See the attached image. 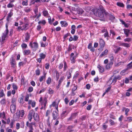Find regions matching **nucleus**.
<instances>
[{
    "label": "nucleus",
    "mask_w": 132,
    "mask_h": 132,
    "mask_svg": "<svg viewBox=\"0 0 132 132\" xmlns=\"http://www.w3.org/2000/svg\"><path fill=\"white\" fill-rule=\"evenodd\" d=\"M13 88L14 90H17L18 89L17 86L14 84H13Z\"/></svg>",
    "instance_id": "49"
},
{
    "label": "nucleus",
    "mask_w": 132,
    "mask_h": 132,
    "mask_svg": "<svg viewBox=\"0 0 132 132\" xmlns=\"http://www.w3.org/2000/svg\"><path fill=\"white\" fill-rule=\"evenodd\" d=\"M121 77L119 75L115 76L114 79L112 80L111 84H113V85H114V83L116 82L117 80H119L121 79Z\"/></svg>",
    "instance_id": "6"
},
{
    "label": "nucleus",
    "mask_w": 132,
    "mask_h": 132,
    "mask_svg": "<svg viewBox=\"0 0 132 132\" xmlns=\"http://www.w3.org/2000/svg\"><path fill=\"white\" fill-rule=\"evenodd\" d=\"M10 63L12 67L14 68L16 67V63L15 60L13 59V57L11 58Z\"/></svg>",
    "instance_id": "7"
},
{
    "label": "nucleus",
    "mask_w": 132,
    "mask_h": 132,
    "mask_svg": "<svg viewBox=\"0 0 132 132\" xmlns=\"http://www.w3.org/2000/svg\"><path fill=\"white\" fill-rule=\"evenodd\" d=\"M46 76L45 75H44L42 76L41 77L39 78V81L40 82H42V81L43 79H45V78Z\"/></svg>",
    "instance_id": "41"
},
{
    "label": "nucleus",
    "mask_w": 132,
    "mask_h": 132,
    "mask_svg": "<svg viewBox=\"0 0 132 132\" xmlns=\"http://www.w3.org/2000/svg\"><path fill=\"white\" fill-rule=\"evenodd\" d=\"M16 99L14 97L12 98L11 99V102L13 104H15L16 103Z\"/></svg>",
    "instance_id": "33"
},
{
    "label": "nucleus",
    "mask_w": 132,
    "mask_h": 132,
    "mask_svg": "<svg viewBox=\"0 0 132 132\" xmlns=\"http://www.w3.org/2000/svg\"><path fill=\"white\" fill-rule=\"evenodd\" d=\"M102 31L103 32H105L104 34V36L105 37H109L108 33L106 29H104V31H103V30Z\"/></svg>",
    "instance_id": "27"
},
{
    "label": "nucleus",
    "mask_w": 132,
    "mask_h": 132,
    "mask_svg": "<svg viewBox=\"0 0 132 132\" xmlns=\"http://www.w3.org/2000/svg\"><path fill=\"white\" fill-rule=\"evenodd\" d=\"M51 78L50 77H48L46 81V83L47 84L49 85L51 82Z\"/></svg>",
    "instance_id": "37"
},
{
    "label": "nucleus",
    "mask_w": 132,
    "mask_h": 132,
    "mask_svg": "<svg viewBox=\"0 0 132 132\" xmlns=\"http://www.w3.org/2000/svg\"><path fill=\"white\" fill-rule=\"evenodd\" d=\"M58 111H54L52 113V116L53 119L55 120L57 118V117L58 116Z\"/></svg>",
    "instance_id": "8"
},
{
    "label": "nucleus",
    "mask_w": 132,
    "mask_h": 132,
    "mask_svg": "<svg viewBox=\"0 0 132 132\" xmlns=\"http://www.w3.org/2000/svg\"><path fill=\"white\" fill-rule=\"evenodd\" d=\"M117 5L118 6L121 7H123L124 6V5L123 4V3L120 2H117Z\"/></svg>",
    "instance_id": "38"
},
{
    "label": "nucleus",
    "mask_w": 132,
    "mask_h": 132,
    "mask_svg": "<svg viewBox=\"0 0 132 132\" xmlns=\"http://www.w3.org/2000/svg\"><path fill=\"white\" fill-rule=\"evenodd\" d=\"M124 34L126 35V37H128V36L129 33V30L126 29H123Z\"/></svg>",
    "instance_id": "23"
},
{
    "label": "nucleus",
    "mask_w": 132,
    "mask_h": 132,
    "mask_svg": "<svg viewBox=\"0 0 132 132\" xmlns=\"http://www.w3.org/2000/svg\"><path fill=\"white\" fill-rule=\"evenodd\" d=\"M47 102V100L46 98V97L44 98L41 103L42 107L40 108L41 109H44V110H45Z\"/></svg>",
    "instance_id": "5"
},
{
    "label": "nucleus",
    "mask_w": 132,
    "mask_h": 132,
    "mask_svg": "<svg viewBox=\"0 0 132 132\" xmlns=\"http://www.w3.org/2000/svg\"><path fill=\"white\" fill-rule=\"evenodd\" d=\"M29 46L33 51H36L38 48V44L37 42H30L29 43Z\"/></svg>",
    "instance_id": "3"
},
{
    "label": "nucleus",
    "mask_w": 132,
    "mask_h": 132,
    "mask_svg": "<svg viewBox=\"0 0 132 132\" xmlns=\"http://www.w3.org/2000/svg\"><path fill=\"white\" fill-rule=\"evenodd\" d=\"M127 70V69H125L122 70L120 72V74L122 75H125L126 71Z\"/></svg>",
    "instance_id": "36"
},
{
    "label": "nucleus",
    "mask_w": 132,
    "mask_h": 132,
    "mask_svg": "<svg viewBox=\"0 0 132 132\" xmlns=\"http://www.w3.org/2000/svg\"><path fill=\"white\" fill-rule=\"evenodd\" d=\"M34 115L33 116V117L35 120H36L39 119V116L38 114L36 113H34Z\"/></svg>",
    "instance_id": "24"
},
{
    "label": "nucleus",
    "mask_w": 132,
    "mask_h": 132,
    "mask_svg": "<svg viewBox=\"0 0 132 132\" xmlns=\"http://www.w3.org/2000/svg\"><path fill=\"white\" fill-rule=\"evenodd\" d=\"M28 24H26L25 25L22 26H19L17 28V30L20 31V30H26L28 28Z\"/></svg>",
    "instance_id": "4"
},
{
    "label": "nucleus",
    "mask_w": 132,
    "mask_h": 132,
    "mask_svg": "<svg viewBox=\"0 0 132 132\" xmlns=\"http://www.w3.org/2000/svg\"><path fill=\"white\" fill-rule=\"evenodd\" d=\"M78 38L77 36L75 35L73 36V40L74 41H76L78 39Z\"/></svg>",
    "instance_id": "58"
},
{
    "label": "nucleus",
    "mask_w": 132,
    "mask_h": 132,
    "mask_svg": "<svg viewBox=\"0 0 132 132\" xmlns=\"http://www.w3.org/2000/svg\"><path fill=\"white\" fill-rule=\"evenodd\" d=\"M129 111V110L128 108H126L125 110V114L127 116H128V113Z\"/></svg>",
    "instance_id": "60"
},
{
    "label": "nucleus",
    "mask_w": 132,
    "mask_h": 132,
    "mask_svg": "<svg viewBox=\"0 0 132 132\" xmlns=\"http://www.w3.org/2000/svg\"><path fill=\"white\" fill-rule=\"evenodd\" d=\"M108 50L106 49L99 56L100 57H102L107 55L108 54Z\"/></svg>",
    "instance_id": "10"
},
{
    "label": "nucleus",
    "mask_w": 132,
    "mask_h": 132,
    "mask_svg": "<svg viewBox=\"0 0 132 132\" xmlns=\"http://www.w3.org/2000/svg\"><path fill=\"white\" fill-rule=\"evenodd\" d=\"M24 21L25 23L27 24L28 22V20L27 18L26 17H25L24 19Z\"/></svg>",
    "instance_id": "54"
},
{
    "label": "nucleus",
    "mask_w": 132,
    "mask_h": 132,
    "mask_svg": "<svg viewBox=\"0 0 132 132\" xmlns=\"http://www.w3.org/2000/svg\"><path fill=\"white\" fill-rule=\"evenodd\" d=\"M63 63L64 64L63 71H65L67 70V63L66 62L64 61Z\"/></svg>",
    "instance_id": "29"
},
{
    "label": "nucleus",
    "mask_w": 132,
    "mask_h": 132,
    "mask_svg": "<svg viewBox=\"0 0 132 132\" xmlns=\"http://www.w3.org/2000/svg\"><path fill=\"white\" fill-rule=\"evenodd\" d=\"M39 56L41 58L43 59L45 58L46 56V55L45 54L43 53H42L40 54L39 55Z\"/></svg>",
    "instance_id": "39"
},
{
    "label": "nucleus",
    "mask_w": 132,
    "mask_h": 132,
    "mask_svg": "<svg viewBox=\"0 0 132 132\" xmlns=\"http://www.w3.org/2000/svg\"><path fill=\"white\" fill-rule=\"evenodd\" d=\"M25 36V41L26 42H27L29 39L30 36L29 34L28 33H26Z\"/></svg>",
    "instance_id": "20"
},
{
    "label": "nucleus",
    "mask_w": 132,
    "mask_h": 132,
    "mask_svg": "<svg viewBox=\"0 0 132 132\" xmlns=\"http://www.w3.org/2000/svg\"><path fill=\"white\" fill-rule=\"evenodd\" d=\"M64 78L63 76L60 77L59 81V84H60L63 81Z\"/></svg>",
    "instance_id": "42"
},
{
    "label": "nucleus",
    "mask_w": 132,
    "mask_h": 132,
    "mask_svg": "<svg viewBox=\"0 0 132 132\" xmlns=\"http://www.w3.org/2000/svg\"><path fill=\"white\" fill-rule=\"evenodd\" d=\"M10 109L12 113H14L16 110L15 104H12L10 106Z\"/></svg>",
    "instance_id": "11"
},
{
    "label": "nucleus",
    "mask_w": 132,
    "mask_h": 132,
    "mask_svg": "<svg viewBox=\"0 0 132 132\" xmlns=\"http://www.w3.org/2000/svg\"><path fill=\"white\" fill-rule=\"evenodd\" d=\"M33 112H34L32 110L30 111L29 112L28 116V118L30 121H31V119H32V116L33 114Z\"/></svg>",
    "instance_id": "14"
},
{
    "label": "nucleus",
    "mask_w": 132,
    "mask_h": 132,
    "mask_svg": "<svg viewBox=\"0 0 132 132\" xmlns=\"http://www.w3.org/2000/svg\"><path fill=\"white\" fill-rule=\"evenodd\" d=\"M63 64L62 63H61L59 64V68L60 69H61L63 67Z\"/></svg>",
    "instance_id": "59"
},
{
    "label": "nucleus",
    "mask_w": 132,
    "mask_h": 132,
    "mask_svg": "<svg viewBox=\"0 0 132 132\" xmlns=\"http://www.w3.org/2000/svg\"><path fill=\"white\" fill-rule=\"evenodd\" d=\"M51 106L55 107L56 109L58 111V104H56V103L55 101L52 104L50 105V107Z\"/></svg>",
    "instance_id": "18"
},
{
    "label": "nucleus",
    "mask_w": 132,
    "mask_h": 132,
    "mask_svg": "<svg viewBox=\"0 0 132 132\" xmlns=\"http://www.w3.org/2000/svg\"><path fill=\"white\" fill-rule=\"evenodd\" d=\"M109 18L112 21H113L115 18L114 16L112 15H110Z\"/></svg>",
    "instance_id": "44"
},
{
    "label": "nucleus",
    "mask_w": 132,
    "mask_h": 132,
    "mask_svg": "<svg viewBox=\"0 0 132 132\" xmlns=\"http://www.w3.org/2000/svg\"><path fill=\"white\" fill-rule=\"evenodd\" d=\"M99 44L101 47H103L105 45V42L104 40L102 39H100L99 41Z\"/></svg>",
    "instance_id": "15"
},
{
    "label": "nucleus",
    "mask_w": 132,
    "mask_h": 132,
    "mask_svg": "<svg viewBox=\"0 0 132 132\" xmlns=\"http://www.w3.org/2000/svg\"><path fill=\"white\" fill-rule=\"evenodd\" d=\"M56 79L57 80L59 79V73L57 71H56Z\"/></svg>",
    "instance_id": "56"
},
{
    "label": "nucleus",
    "mask_w": 132,
    "mask_h": 132,
    "mask_svg": "<svg viewBox=\"0 0 132 132\" xmlns=\"http://www.w3.org/2000/svg\"><path fill=\"white\" fill-rule=\"evenodd\" d=\"M46 23V22L44 20H43L42 21H40L38 22L39 24H45Z\"/></svg>",
    "instance_id": "51"
},
{
    "label": "nucleus",
    "mask_w": 132,
    "mask_h": 132,
    "mask_svg": "<svg viewBox=\"0 0 132 132\" xmlns=\"http://www.w3.org/2000/svg\"><path fill=\"white\" fill-rule=\"evenodd\" d=\"M110 64H113L114 62V57L113 55H110Z\"/></svg>",
    "instance_id": "25"
},
{
    "label": "nucleus",
    "mask_w": 132,
    "mask_h": 132,
    "mask_svg": "<svg viewBox=\"0 0 132 132\" xmlns=\"http://www.w3.org/2000/svg\"><path fill=\"white\" fill-rule=\"evenodd\" d=\"M74 54L73 53H71L70 55V60L71 61V62L72 63H74L75 62V59L76 58V56H74Z\"/></svg>",
    "instance_id": "9"
},
{
    "label": "nucleus",
    "mask_w": 132,
    "mask_h": 132,
    "mask_svg": "<svg viewBox=\"0 0 132 132\" xmlns=\"http://www.w3.org/2000/svg\"><path fill=\"white\" fill-rule=\"evenodd\" d=\"M43 15L47 17L49 15V14L47 11L44 10L43 12Z\"/></svg>",
    "instance_id": "19"
},
{
    "label": "nucleus",
    "mask_w": 132,
    "mask_h": 132,
    "mask_svg": "<svg viewBox=\"0 0 132 132\" xmlns=\"http://www.w3.org/2000/svg\"><path fill=\"white\" fill-rule=\"evenodd\" d=\"M131 40V39L130 38H127L124 39L125 42H130Z\"/></svg>",
    "instance_id": "45"
},
{
    "label": "nucleus",
    "mask_w": 132,
    "mask_h": 132,
    "mask_svg": "<svg viewBox=\"0 0 132 132\" xmlns=\"http://www.w3.org/2000/svg\"><path fill=\"white\" fill-rule=\"evenodd\" d=\"M28 1L27 0H26L25 1H23L22 2V5L24 6H27L28 5Z\"/></svg>",
    "instance_id": "40"
},
{
    "label": "nucleus",
    "mask_w": 132,
    "mask_h": 132,
    "mask_svg": "<svg viewBox=\"0 0 132 132\" xmlns=\"http://www.w3.org/2000/svg\"><path fill=\"white\" fill-rule=\"evenodd\" d=\"M31 10V8L28 7H26L24 8V11L26 13H28L30 12Z\"/></svg>",
    "instance_id": "21"
},
{
    "label": "nucleus",
    "mask_w": 132,
    "mask_h": 132,
    "mask_svg": "<svg viewBox=\"0 0 132 132\" xmlns=\"http://www.w3.org/2000/svg\"><path fill=\"white\" fill-rule=\"evenodd\" d=\"M13 6V5L11 3L7 5V7L8 8L12 7Z\"/></svg>",
    "instance_id": "62"
},
{
    "label": "nucleus",
    "mask_w": 132,
    "mask_h": 132,
    "mask_svg": "<svg viewBox=\"0 0 132 132\" xmlns=\"http://www.w3.org/2000/svg\"><path fill=\"white\" fill-rule=\"evenodd\" d=\"M8 27V25L6 24V30L3 33L1 38L0 37V44L1 46H4L5 45V42L6 41L8 37L9 31Z\"/></svg>",
    "instance_id": "2"
},
{
    "label": "nucleus",
    "mask_w": 132,
    "mask_h": 132,
    "mask_svg": "<svg viewBox=\"0 0 132 132\" xmlns=\"http://www.w3.org/2000/svg\"><path fill=\"white\" fill-rule=\"evenodd\" d=\"M66 112V111H63L62 113L61 114V118H63L65 116L64 115L65 114Z\"/></svg>",
    "instance_id": "46"
},
{
    "label": "nucleus",
    "mask_w": 132,
    "mask_h": 132,
    "mask_svg": "<svg viewBox=\"0 0 132 132\" xmlns=\"http://www.w3.org/2000/svg\"><path fill=\"white\" fill-rule=\"evenodd\" d=\"M24 52V54L25 55H28L30 53V50H25Z\"/></svg>",
    "instance_id": "32"
},
{
    "label": "nucleus",
    "mask_w": 132,
    "mask_h": 132,
    "mask_svg": "<svg viewBox=\"0 0 132 132\" xmlns=\"http://www.w3.org/2000/svg\"><path fill=\"white\" fill-rule=\"evenodd\" d=\"M94 14L96 16L102 18L104 16V14L107 15L108 13L106 12L103 7L100 5L97 9H95L93 12Z\"/></svg>",
    "instance_id": "1"
},
{
    "label": "nucleus",
    "mask_w": 132,
    "mask_h": 132,
    "mask_svg": "<svg viewBox=\"0 0 132 132\" xmlns=\"http://www.w3.org/2000/svg\"><path fill=\"white\" fill-rule=\"evenodd\" d=\"M23 100V97H22L19 98L18 99V101L20 103H21L22 102Z\"/></svg>",
    "instance_id": "52"
},
{
    "label": "nucleus",
    "mask_w": 132,
    "mask_h": 132,
    "mask_svg": "<svg viewBox=\"0 0 132 132\" xmlns=\"http://www.w3.org/2000/svg\"><path fill=\"white\" fill-rule=\"evenodd\" d=\"M50 66L49 64L48 63H46L45 64V68L47 69H48L49 68Z\"/></svg>",
    "instance_id": "53"
},
{
    "label": "nucleus",
    "mask_w": 132,
    "mask_h": 132,
    "mask_svg": "<svg viewBox=\"0 0 132 132\" xmlns=\"http://www.w3.org/2000/svg\"><path fill=\"white\" fill-rule=\"evenodd\" d=\"M34 12L35 14V17H36L37 16V13L38 12V9L37 7H36L34 9Z\"/></svg>",
    "instance_id": "43"
},
{
    "label": "nucleus",
    "mask_w": 132,
    "mask_h": 132,
    "mask_svg": "<svg viewBox=\"0 0 132 132\" xmlns=\"http://www.w3.org/2000/svg\"><path fill=\"white\" fill-rule=\"evenodd\" d=\"M86 88L88 89H90V85L89 84H87L86 85Z\"/></svg>",
    "instance_id": "64"
},
{
    "label": "nucleus",
    "mask_w": 132,
    "mask_h": 132,
    "mask_svg": "<svg viewBox=\"0 0 132 132\" xmlns=\"http://www.w3.org/2000/svg\"><path fill=\"white\" fill-rule=\"evenodd\" d=\"M70 34L69 33H68L64 35L63 36V38L65 39V38H67L68 36L70 35Z\"/></svg>",
    "instance_id": "48"
},
{
    "label": "nucleus",
    "mask_w": 132,
    "mask_h": 132,
    "mask_svg": "<svg viewBox=\"0 0 132 132\" xmlns=\"http://www.w3.org/2000/svg\"><path fill=\"white\" fill-rule=\"evenodd\" d=\"M6 102V100L5 99H3L1 100V103L2 104H5Z\"/></svg>",
    "instance_id": "55"
},
{
    "label": "nucleus",
    "mask_w": 132,
    "mask_h": 132,
    "mask_svg": "<svg viewBox=\"0 0 132 132\" xmlns=\"http://www.w3.org/2000/svg\"><path fill=\"white\" fill-rule=\"evenodd\" d=\"M79 75V73L78 72H76L74 76V78H76Z\"/></svg>",
    "instance_id": "63"
},
{
    "label": "nucleus",
    "mask_w": 132,
    "mask_h": 132,
    "mask_svg": "<svg viewBox=\"0 0 132 132\" xmlns=\"http://www.w3.org/2000/svg\"><path fill=\"white\" fill-rule=\"evenodd\" d=\"M24 114V111L23 110H21L20 111L19 113H16V114L17 115H18V118H19L20 116L21 117H22Z\"/></svg>",
    "instance_id": "13"
},
{
    "label": "nucleus",
    "mask_w": 132,
    "mask_h": 132,
    "mask_svg": "<svg viewBox=\"0 0 132 132\" xmlns=\"http://www.w3.org/2000/svg\"><path fill=\"white\" fill-rule=\"evenodd\" d=\"M0 118L4 119L5 118V114L4 112L0 113Z\"/></svg>",
    "instance_id": "30"
},
{
    "label": "nucleus",
    "mask_w": 132,
    "mask_h": 132,
    "mask_svg": "<svg viewBox=\"0 0 132 132\" xmlns=\"http://www.w3.org/2000/svg\"><path fill=\"white\" fill-rule=\"evenodd\" d=\"M4 95V91L3 90H1L0 91V96L2 97Z\"/></svg>",
    "instance_id": "50"
},
{
    "label": "nucleus",
    "mask_w": 132,
    "mask_h": 132,
    "mask_svg": "<svg viewBox=\"0 0 132 132\" xmlns=\"http://www.w3.org/2000/svg\"><path fill=\"white\" fill-rule=\"evenodd\" d=\"M125 121L129 122H131L132 121V117H126L125 119Z\"/></svg>",
    "instance_id": "26"
},
{
    "label": "nucleus",
    "mask_w": 132,
    "mask_h": 132,
    "mask_svg": "<svg viewBox=\"0 0 132 132\" xmlns=\"http://www.w3.org/2000/svg\"><path fill=\"white\" fill-rule=\"evenodd\" d=\"M113 64H110V63H109V64H107L106 66V69H109L111 67L112 65Z\"/></svg>",
    "instance_id": "31"
},
{
    "label": "nucleus",
    "mask_w": 132,
    "mask_h": 132,
    "mask_svg": "<svg viewBox=\"0 0 132 132\" xmlns=\"http://www.w3.org/2000/svg\"><path fill=\"white\" fill-rule=\"evenodd\" d=\"M48 93L50 94H53L54 91L51 88H49L48 90Z\"/></svg>",
    "instance_id": "35"
},
{
    "label": "nucleus",
    "mask_w": 132,
    "mask_h": 132,
    "mask_svg": "<svg viewBox=\"0 0 132 132\" xmlns=\"http://www.w3.org/2000/svg\"><path fill=\"white\" fill-rule=\"evenodd\" d=\"M121 47H118L116 50H114V51L116 53H117L119 51L121 50Z\"/></svg>",
    "instance_id": "34"
},
{
    "label": "nucleus",
    "mask_w": 132,
    "mask_h": 132,
    "mask_svg": "<svg viewBox=\"0 0 132 132\" xmlns=\"http://www.w3.org/2000/svg\"><path fill=\"white\" fill-rule=\"evenodd\" d=\"M120 70V69H117L114 70L113 72V75H114L115 74L118 73Z\"/></svg>",
    "instance_id": "28"
},
{
    "label": "nucleus",
    "mask_w": 132,
    "mask_h": 132,
    "mask_svg": "<svg viewBox=\"0 0 132 132\" xmlns=\"http://www.w3.org/2000/svg\"><path fill=\"white\" fill-rule=\"evenodd\" d=\"M13 13L12 12V10H11L9 13L8 14V16L7 18V21H9V19L11 18L13 15Z\"/></svg>",
    "instance_id": "16"
},
{
    "label": "nucleus",
    "mask_w": 132,
    "mask_h": 132,
    "mask_svg": "<svg viewBox=\"0 0 132 132\" xmlns=\"http://www.w3.org/2000/svg\"><path fill=\"white\" fill-rule=\"evenodd\" d=\"M21 46L23 48H26L27 47V45L26 44L23 43L21 45Z\"/></svg>",
    "instance_id": "57"
},
{
    "label": "nucleus",
    "mask_w": 132,
    "mask_h": 132,
    "mask_svg": "<svg viewBox=\"0 0 132 132\" xmlns=\"http://www.w3.org/2000/svg\"><path fill=\"white\" fill-rule=\"evenodd\" d=\"M60 23L61 24L62 27H66L68 26V23L67 22L65 21H61Z\"/></svg>",
    "instance_id": "22"
},
{
    "label": "nucleus",
    "mask_w": 132,
    "mask_h": 132,
    "mask_svg": "<svg viewBox=\"0 0 132 132\" xmlns=\"http://www.w3.org/2000/svg\"><path fill=\"white\" fill-rule=\"evenodd\" d=\"M36 74L37 75H39L40 74V71L39 69H38L36 71Z\"/></svg>",
    "instance_id": "47"
},
{
    "label": "nucleus",
    "mask_w": 132,
    "mask_h": 132,
    "mask_svg": "<svg viewBox=\"0 0 132 132\" xmlns=\"http://www.w3.org/2000/svg\"><path fill=\"white\" fill-rule=\"evenodd\" d=\"M119 45L123 46L126 48H128L130 47L131 45V44L130 43H120V44Z\"/></svg>",
    "instance_id": "12"
},
{
    "label": "nucleus",
    "mask_w": 132,
    "mask_h": 132,
    "mask_svg": "<svg viewBox=\"0 0 132 132\" xmlns=\"http://www.w3.org/2000/svg\"><path fill=\"white\" fill-rule=\"evenodd\" d=\"M97 68L98 69L100 72L102 73L104 71V68L102 66H101L100 65H98L97 66Z\"/></svg>",
    "instance_id": "17"
},
{
    "label": "nucleus",
    "mask_w": 132,
    "mask_h": 132,
    "mask_svg": "<svg viewBox=\"0 0 132 132\" xmlns=\"http://www.w3.org/2000/svg\"><path fill=\"white\" fill-rule=\"evenodd\" d=\"M33 90V88L32 87H29L28 90V91L30 92H32Z\"/></svg>",
    "instance_id": "61"
}]
</instances>
